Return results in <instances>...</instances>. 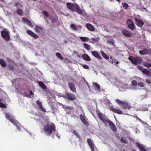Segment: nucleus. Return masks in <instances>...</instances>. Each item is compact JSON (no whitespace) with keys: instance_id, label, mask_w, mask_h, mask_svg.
Here are the masks:
<instances>
[{"instance_id":"1","label":"nucleus","mask_w":151,"mask_h":151,"mask_svg":"<svg viewBox=\"0 0 151 151\" xmlns=\"http://www.w3.org/2000/svg\"><path fill=\"white\" fill-rule=\"evenodd\" d=\"M66 5L68 8L69 9L73 11H75L81 15H82L83 11L77 4L67 3Z\"/></svg>"},{"instance_id":"2","label":"nucleus","mask_w":151,"mask_h":151,"mask_svg":"<svg viewBox=\"0 0 151 151\" xmlns=\"http://www.w3.org/2000/svg\"><path fill=\"white\" fill-rule=\"evenodd\" d=\"M43 131L45 133L50 135L56 131L55 126L53 124H47L44 127Z\"/></svg>"},{"instance_id":"3","label":"nucleus","mask_w":151,"mask_h":151,"mask_svg":"<svg viewBox=\"0 0 151 151\" xmlns=\"http://www.w3.org/2000/svg\"><path fill=\"white\" fill-rule=\"evenodd\" d=\"M128 59L135 65L141 63L142 61V59L139 57H134L131 56H129Z\"/></svg>"},{"instance_id":"4","label":"nucleus","mask_w":151,"mask_h":151,"mask_svg":"<svg viewBox=\"0 0 151 151\" xmlns=\"http://www.w3.org/2000/svg\"><path fill=\"white\" fill-rule=\"evenodd\" d=\"M116 102L118 103L120 106L123 109H127L129 110L131 107L127 102L126 101H122L119 99H116Z\"/></svg>"},{"instance_id":"5","label":"nucleus","mask_w":151,"mask_h":151,"mask_svg":"<svg viewBox=\"0 0 151 151\" xmlns=\"http://www.w3.org/2000/svg\"><path fill=\"white\" fill-rule=\"evenodd\" d=\"M97 116L104 123L106 124V122L107 121L108 118L106 115L100 111L97 112Z\"/></svg>"},{"instance_id":"6","label":"nucleus","mask_w":151,"mask_h":151,"mask_svg":"<svg viewBox=\"0 0 151 151\" xmlns=\"http://www.w3.org/2000/svg\"><path fill=\"white\" fill-rule=\"evenodd\" d=\"M1 35L4 39L6 41H8L10 39L9 32L4 30L1 31Z\"/></svg>"},{"instance_id":"7","label":"nucleus","mask_w":151,"mask_h":151,"mask_svg":"<svg viewBox=\"0 0 151 151\" xmlns=\"http://www.w3.org/2000/svg\"><path fill=\"white\" fill-rule=\"evenodd\" d=\"M65 98L69 100L73 101L76 99V96L71 93H66Z\"/></svg>"},{"instance_id":"8","label":"nucleus","mask_w":151,"mask_h":151,"mask_svg":"<svg viewBox=\"0 0 151 151\" xmlns=\"http://www.w3.org/2000/svg\"><path fill=\"white\" fill-rule=\"evenodd\" d=\"M108 123L112 131L114 132L117 131V129L115 125L113 123V122L109 120V119H107V121L106 122V124Z\"/></svg>"},{"instance_id":"9","label":"nucleus","mask_w":151,"mask_h":151,"mask_svg":"<svg viewBox=\"0 0 151 151\" xmlns=\"http://www.w3.org/2000/svg\"><path fill=\"white\" fill-rule=\"evenodd\" d=\"M79 117L81 120L85 125L87 126L89 125V124L87 121L88 119L85 115L81 114Z\"/></svg>"},{"instance_id":"10","label":"nucleus","mask_w":151,"mask_h":151,"mask_svg":"<svg viewBox=\"0 0 151 151\" xmlns=\"http://www.w3.org/2000/svg\"><path fill=\"white\" fill-rule=\"evenodd\" d=\"M87 143L91 148V151H94V144L90 138H88L87 140Z\"/></svg>"},{"instance_id":"11","label":"nucleus","mask_w":151,"mask_h":151,"mask_svg":"<svg viewBox=\"0 0 151 151\" xmlns=\"http://www.w3.org/2000/svg\"><path fill=\"white\" fill-rule=\"evenodd\" d=\"M110 110L111 111L119 114H122V111L121 110L115 108L112 106H111L110 107Z\"/></svg>"},{"instance_id":"12","label":"nucleus","mask_w":151,"mask_h":151,"mask_svg":"<svg viewBox=\"0 0 151 151\" xmlns=\"http://www.w3.org/2000/svg\"><path fill=\"white\" fill-rule=\"evenodd\" d=\"M134 20L136 22V24L139 27H142L144 24V22L141 20L137 18H135Z\"/></svg>"},{"instance_id":"13","label":"nucleus","mask_w":151,"mask_h":151,"mask_svg":"<svg viewBox=\"0 0 151 151\" xmlns=\"http://www.w3.org/2000/svg\"><path fill=\"white\" fill-rule=\"evenodd\" d=\"M37 106L39 109L42 111L45 112V109L43 107L42 103L40 102L39 100H37L36 102Z\"/></svg>"},{"instance_id":"14","label":"nucleus","mask_w":151,"mask_h":151,"mask_svg":"<svg viewBox=\"0 0 151 151\" xmlns=\"http://www.w3.org/2000/svg\"><path fill=\"white\" fill-rule=\"evenodd\" d=\"M68 86L70 90L73 92H76V89L74 84L72 83L69 82L68 83Z\"/></svg>"},{"instance_id":"15","label":"nucleus","mask_w":151,"mask_h":151,"mask_svg":"<svg viewBox=\"0 0 151 151\" xmlns=\"http://www.w3.org/2000/svg\"><path fill=\"white\" fill-rule=\"evenodd\" d=\"M149 49L148 50L146 48H144L142 50H140L139 51V53L142 55H144L150 54L149 52Z\"/></svg>"},{"instance_id":"16","label":"nucleus","mask_w":151,"mask_h":151,"mask_svg":"<svg viewBox=\"0 0 151 151\" xmlns=\"http://www.w3.org/2000/svg\"><path fill=\"white\" fill-rule=\"evenodd\" d=\"M91 53L92 55L95 57L98 58L99 59H101L100 55L97 51H92Z\"/></svg>"},{"instance_id":"17","label":"nucleus","mask_w":151,"mask_h":151,"mask_svg":"<svg viewBox=\"0 0 151 151\" xmlns=\"http://www.w3.org/2000/svg\"><path fill=\"white\" fill-rule=\"evenodd\" d=\"M122 34L127 37H130L131 36V34L129 32L126 30H123L122 31Z\"/></svg>"},{"instance_id":"18","label":"nucleus","mask_w":151,"mask_h":151,"mask_svg":"<svg viewBox=\"0 0 151 151\" xmlns=\"http://www.w3.org/2000/svg\"><path fill=\"white\" fill-rule=\"evenodd\" d=\"M93 85L95 89H96L98 91L100 92L101 91L100 86L98 83L96 82L93 83Z\"/></svg>"},{"instance_id":"19","label":"nucleus","mask_w":151,"mask_h":151,"mask_svg":"<svg viewBox=\"0 0 151 151\" xmlns=\"http://www.w3.org/2000/svg\"><path fill=\"white\" fill-rule=\"evenodd\" d=\"M86 26L87 28L90 31H93L95 29L94 27L90 24H87Z\"/></svg>"},{"instance_id":"20","label":"nucleus","mask_w":151,"mask_h":151,"mask_svg":"<svg viewBox=\"0 0 151 151\" xmlns=\"http://www.w3.org/2000/svg\"><path fill=\"white\" fill-rule=\"evenodd\" d=\"M82 58L84 60L86 61H90L91 60L90 57L86 54H83Z\"/></svg>"},{"instance_id":"21","label":"nucleus","mask_w":151,"mask_h":151,"mask_svg":"<svg viewBox=\"0 0 151 151\" xmlns=\"http://www.w3.org/2000/svg\"><path fill=\"white\" fill-rule=\"evenodd\" d=\"M136 145L140 151H147L139 143H137Z\"/></svg>"},{"instance_id":"22","label":"nucleus","mask_w":151,"mask_h":151,"mask_svg":"<svg viewBox=\"0 0 151 151\" xmlns=\"http://www.w3.org/2000/svg\"><path fill=\"white\" fill-rule=\"evenodd\" d=\"M38 84L39 86L41 87L42 89H45L46 88V86L44 84V83L42 81H38Z\"/></svg>"},{"instance_id":"23","label":"nucleus","mask_w":151,"mask_h":151,"mask_svg":"<svg viewBox=\"0 0 151 151\" xmlns=\"http://www.w3.org/2000/svg\"><path fill=\"white\" fill-rule=\"evenodd\" d=\"M0 64L2 67H5L7 66L5 61L2 59H0Z\"/></svg>"},{"instance_id":"24","label":"nucleus","mask_w":151,"mask_h":151,"mask_svg":"<svg viewBox=\"0 0 151 151\" xmlns=\"http://www.w3.org/2000/svg\"><path fill=\"white\" fill-rule=\"evenodd\" d=\"M43 29V27H40L38 26L37 25L36 26V27L35 28V31L37 33H39L40 32V31Z\"/></svg>"},{"instance_id":"25","label":"nucleus","mask_w":151,"mask_h":151,"mask_svg":"<svg viewBox=\"0 0 151 151\" xmlns=\"http://www.w3.org/2000/svg\"><path fill=\"white\" fill-rule=\"evenodd\" d=\"M16 13L19 15L22 16L23 15V12L20 9H18L16 11Z\"/></svg>"},{"instance_id":"26","label":"nucleus","mask_w":151,"mask_h":151,"mask_svg":"<svg viewBox=\"0 0 151 151\" xmlns=\"http://www.w3.org/2000/svg\"><path fill=\"white\" fill-rule=\"evenodd\" d=\"M120 141L124 144H127L128 142L127 140L124 137H122L121 138Z\"/></svg>"},{"instance_id":"27","label":"nucleus","mask_w":151,"mask_h":151,"mask_svg":"<svg viewBox=\"0 0 151 151\" xmlns=\"http://www.w3.org/2000/svg\"><path fill=\"white\" fill-rule=\"evenodd\" d=\"M80 38L82 41L84 42L88 41L89 40V38L87 37H80Z\"/></svg>"},{"instance_id":"28","label":"nucleus","mask_w":151,"mask_h":151,"mask_svg":"<svg viewBox=\"0 0 151 151\" xmlns=\"http://www.w3.org/2000/svg\"><path fill=\"white\" fill-rule=\"evenodd\" d=\"M101 53L102 56L106 60L109 59V57H107L105 53L103 51H101Z\"/></svg>"},{"instance_id":"29","label":"nucleus","mask_w":151,"mask_h":151,"mask_svg":"<svg viewBox=\"0 0 151 151\" xmlns=\"http://www.w3.org/2000/svg\"><path fill=\"white\" fill-rule=\"evenodd\" d=\"M83 46L87 50H89L91 49V46L88 44L85 43H84Z\"/></svg>"},{"instance_id":"30","label":"nucleus","mask_w":151,"mask_h":151,"mask_svg":"<svg viewBox=\"0 0 151 151\" xmlns=\"http://www.w3.org/2000/svg\"><path fill=\"white\" fill-rule=\"evenodd\" d=\"M56 55L58 59H60L61 60L63 59V58L61 54L59 52H58L56 53Z\"/></svg>"},{"instance_id":"31","label":"nucleus","mask_w":151,"mask_h":151,"mask_svg":"<svg viewBox=\"0 0 151 151\" xmlns=\"http://www.w3.org/2000/svg\"><path fill=\"white\" fill-rule=\"evenodd\" d=\"M142 72L143 74L146 75H149L150 73V71L148 70L145 68H144Z\"/></svg>"},{"instance_id":"32","label":"nucleus","mask_w":151,"mask_h":151,"mask_svg":"<svg viewBox=\"0 0 151 151\" xmlns=\"http://www.w3.org/2000/svg\"><path fill=\"white\" fill-rule=\"evenodd\" d=\"M128 27L131 30H133L134 29V25L133 22L128 25Z\"/></svg>"},{"instance_id":"33","label":"nucleus","mask_w":151,"mask_h":151,"mask_svg":"<svg viewBox=\"0 0 151 151\" xmlns=\"http://www.w3.org/2000/svg\"><path fill=\"white\" fill-rule=\"evenodd\" d=\"M122 5L124 9H127L129 6L126 3H122Z\"/></svg>"},{"instance_id":"34","label":"nucleus","mask_w":151,"mask_h":151,"mask_svg":"<svg viewBox=\"0 0 151 151\" xmlns=\"http://www.w3.org/2000/svg\"><path fill=\"white\" fill-rule=\"evenodd\" d=\"M143 64L145 66L148 68L151 66V64L147 62H144Z\"/></svg>"},{"instance_id":"35","label":"nucleus","mask_w":151,"mask_h":151,"mask_svg":"<svg viewBox=\"0 0 151 151\" xmlns=\"http://www.w3.org/2000/svg\"><path fill=\"white\" fill-rule=\"evenodd\" d=\"M73 133L74 135H75L79 139L80 138V136L79 135V134L76 131L74 130Z\"/></svg>"},{"instance_id":"36","label":"nucleus","mask_w":151,"mask_h":151,"mask_svg":"<svg viewBox=\"0 0 151 151\" xmlns=\"http://www.w3.org/2000/svg\"><path fill=\"white\" fill-rule=\"evenodd\" d=\"M107 42L108 43H109L113 46L114 45V41H113V39H110V40H108L107 41Z\"/></svg>"},{"instance_id":"37","label":"nucleus","mask_w":151,"mask_h":151,"mask_svg":"<svg viewBox=\"0 0 151 151\" xmlns=\"http://www.w3.org/2000/svg\"><path fill=\"white\" fill-rule=\"evenodd\" d=\"M14 5L17 7L20 8L22 7V5L21 4L18 2L15 3Z\"/></svg>"},{"instance_id":"38","label":"nucleus","mask_w":151,"mask_h":151,"mask_svg":"<svg viewBox=\"0 0 151 151\" xmlns=\"http://www.w3.org/2000/svg\"><path fill=\"white\" fill-rule=\"evenodd\" d=\"M70 27L72 28L74 30H76L77 29V26L75 25L74 24H72L70 25Z\"/></svg>"},{"instance_id":"39","label":"nucleus","mask_w":151,"mask_h":151,"mask_svg":"<svg viewBox=\"0 0 151 151\" xmlns=\"http://www.w3.org/2000/svg\"><path fill=\"white\" fill-rule=\"evenodd\" d=\"M127 23L128 25L129 24L133 23V22L131 19H128L127 21Z\"/></svg>"},{"instance_id":"40","label":"nucleus","mask_w":151,"mask_h":151,"mask_svg":"<svg viewBox=\"0 0 151 151\" xmlns=\"http://www.w3.org/2000/svg\"><path fill=\"white\" fill-rule=\"evenodd\" d=\"M31 36L33 37L35 39H36L38 38V36L34 32H33Z\"/></svg>"},{"instance_id":"41","label":"nucleus","mask_w":151,"mask_h":151,"mask_svg":"<svg viewBox=\"0 0 151 151\" xmlns=\"http://www.w3.org/2000/svg\"><path fill=\"white\" fill-rule=\"evenodd\" d=\"M9 119L12 123L14 124H15V121L12 117H10Z\"/></svg>"},{"instance_id":"42","label":"nucleus","mask_w":151,"mask_h":151,"mask_svg":"<svg viewBox=\"0 0 151 151\" xmlns=\"http://www.w3.org/2000/svg\"><path fill=\"white\" fill-rule=\"evenodd\" d=\"M132 84L134 86H136L137 85V81L136 80H133L132 82Z\"/></svg>"},{"instance_id":"43","label":"nucleus","mask_w":151,"mask_h":151,"mask_svg":"<svg viewBox=\"0 0 151 151\" xmlns=\"http://www.w3.org/2000/svg\"><path fill=\"white\" fill-rule=\"evenodd\" d=\"M138 85L139 86L143 87L145 86V84L142 82H139L138 83Z\"/></svg>"},{"instance_id":"44","label":"nucleus","mask_w":151,"mask_h":151,"mask_svg":"<svg viewBox=\"0 0 151 151\" xmlns=\"http://www.w3.org/2000/svg\"><path fill=\"white\" fill-rule=\"evenodd\" d=\"M27 25L29 27H33V25L32 22L29 20L28 22H27Z\"/></svg>"},{"instance_id":"45","label":"nucleus","mask_w":151,"mask_h":151,"mask_svg":"<svg viewBox=\"0 0 151 151\" xmlns=\"http://www.w3.org/2000/svg\"><path fill=\"white\" fill-rule=\"evenodd\" d=\"M5 116L6 119H9L10 118L9 114L7 112L5 113Z\"/></svg>"},{"instance_id":"46","label":"nucleus","mask_w":151,"mask_h":151,"mask_svg":"<svg viewBox=\"0 0 151 151\" xmlns=\"http://www.w3.org/2000/svg\"><path fill=\"white\" fill-rule=\"evenodd\" d=\"M0 107L1 108H6V106L4 103L0 102Z\"/></svg>"},{"instance_id":"47","label":"nucleus","mask_w":151,"mask_h":151,"mask_svg":"<svg viewBox=\"0 0 151 151\" xmlns=\"http://www.w3.org/2000/svg\"><path fill=\"white\" fill-rule=\"evenodd\" d=\"M33 32L30 30H28L27 31V34L30 36H31Z\"/></svg>"},{"instance_id":"48","label":"nucleus","mask_w":151,"mask_h":151,"mask_svg":"<svg viewBox=\"0 0 151 151\" xmlns=\"http://www.w3.org/2000/svg\"><path fill=\"white\" fill-rule=\"evenodd\" d=\"M43 13L44 15H45L47 17H48L49 16V14L47 12L44 11L43 12Z\"/></svg>"},{"instance_id":"49","label":"nucleus","mask_w":151,"mask_h":151,"mask_svg":"<svg viewBox=\"0 0 151 151\" xmlns=\"http://www.w3.org/2000/svg\"><path fill=\"white\" fill-rule=\"evenodd\" d=\"M82 66L84 68L86 69H88L89 68L88 66V65L86 64L82 65Z\"/></svg>"},{"instance_id":"50","label":"nucleus","mask_w":151,"mask_h":151,"mask_svg":"<svg viewBox=\"0 0 151 151\" xmlns=\"http://www.w3.org/2000/svg\"><path fill=\"white\" fill-rule=\"evenodd\" d=\"M22 20L24 22L27 23V22L29 21V20L27 19L25 17H23L22 18Z\"/></svg>"},{"instance_id":"51","label":"nucleus","mask_w":151,"mask_h":151,"mask_svg":"<svg viewBox=\"0 0 151 151\" xmlns=\"http://www.w3.org/2000/svg\"><path fill=\"white\" fill-rule=\"evenodd\" d=\"M9 69L10 70H12L14 69V67L12 65H9Z\"/></svg>"},{"instance_id":"52","label":"nucleus","mask_w":151,"mask_h":151,"mask_svg":"<svg viewBox=\"0 0 151 151\" xmlns=\"http://www.w3.org/2000/svg\"><path fill=\"white\" fill-rule=\"evenodd\" d=\"M137 68L138 69L140 70L142 72L144 69V68H143L142 66H137Z\"/></svg>"},{"instance_id":"53","label":"nucleus","mask_w":151,"mask_h":151,"mask_svg":"<svg viewBox=\"0 0 151 151\" xmlns=\"http://www.w3.org/2000/svg\"><path fill=\"white\" fill-rule=\"evenodd\" d=\"M148 84H150L151 83V80L149 79H147L145 81Z\"/></svg>"},{"instance_id":"54","label":"nucleus","mask_w":151,"mask_h":151,"mask_svg":"<svg viewBox=\"0 0 151 151\" xmlns=\"http://www.w3.org/2000/svg\"><path fill=\"white\" fill-rule=\"evenodd\" d=\"M54 134H55V135H56V136L58 137L59 138H60V137L59 136V134L57 132H56V131H55V132H54Z\"/></svg>"},{"instance_id":"55","label":"nucleus","mask_w":151,"mask_h":151,"mask_svg":"<svg viewBox=\"0 0 151 151\" xmlns=\"http://www.w3.org/2000/svg\"><path fill=\"white\" fill-rule=\"evenodd\" d=\"M25 95L27 97H29L30 96V95H29V94L27 93H25Z\"/></svg>"},{"instance_id":"56","label":"nucleus","mask_w":151,"mask_h":151,"mask_svg":"<svg viewBox=\"0 0 151 151\" xmlns=\"http://www.w3.org/2000/svg\"><path fill=\"white\" fill-rule=\"evenodd\" d=\"M92 40H93L94 41H97V39L96 38H94V37L92 38Z\"/></svg>"},{"instance_id":"57","label":"nucleus","mask_w":151,"mask_h":151,"mask_svg":"<svg viewBox=\"0 0 151 151\" xmlns=\"http://www.w3.org/2000/svg\"><path fill=\"white\" fill-rule=\"evenodd\" d=\"M73 52L75 54H77L78 53V52L77 51H74Z\"/></svg>"},{"instance_id":"58","label":"nucleus","mask_w":151,"mask_h":151,"mask_svg":"<svg viewBox=\"0 0 151 151\" xmlns=\"http://www.w3.org/2000/svg\"><path fill=\"white\" fill-rule=\"evenodd\" d=\"M29 93L30 94H29V95H30V96L31 95H32V94H33V93L32 91H30Z\"/></svg>"},{"instance_id":"59","label":"nucleus","mask_w":151,"mask_h":151,"mask_svg":"<svg viewBox=\"0 0 151 151\" xmlns=\"http://www.w3.org/2000/svg\"><path fill=\"white\" fill-rule=\"evenodd\" d=\"M136 118L138 120H139V121H141V119L139 118H138L137 116H136Z\"/></svg>"},{"instance_id":"60","label":"nucleus","mask_w":151,"mask_h":151,"mask_svg":"<svg viewBox=\"0 0 151 151\" xmlns=\"http://www.w3.org/2000/svg\"><path fill=\"white\" fill-rule=\"evenodd\" d=\"M150 53V54H151V49H149V52Z\"/></svg>"},{"instance_id":"61","label":"nucleus","mask_w":151,"mask_h":151,"mask_svg":"<svg viewBox=\"0 0 151 151\" xmlns=\"http://www.w3.org/2000/svg\"><path fill=\"white\" fill-rule=\"evenodd\" d=\"M116 64H118V63H119V62H118V61H116Z\"/></svg>"},{"instance_id":"62","label":"nucleus","mask_w":151,"mask_h":151,"mask_svg":"<svg viewBox=\"0 0 151 151\" xmlns=\"http://www.w3.org/2000/svg\"><path fill=\"white\" fill-rule=\"evenodd\" d=\"M2 2H4V0H0Z\"/></svg>"},{"instance_id":"63","label":"nucleus","mask_w":151,"mask_h":151,"mask_svg":"<svg viewBox=\"0 0 151 151\" xmlns=\"http://www.w3.org/2000/svg\"><path fill=\"white\" fill-rule=\"evenodd\" d=\"M2 101V99H1L0 98V101Z\"/></svg>"},{"instance_id":"64","label":"nucleus","mask_w":151,"mask_h":151,"mask_svg":"<svg viewBox=\"0 0 151 151\" xmlns=\"http://www.w3.org/2000/svg\"><path fill=\"white\" fill-rule=\"evenodd\" d=\"M116 1H117L118 2H119L120 0H116Z\"/></svg>"}]
</instances>
